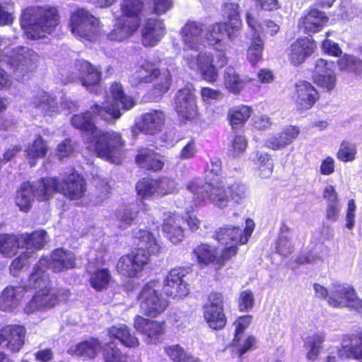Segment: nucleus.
Wrapping results in <instances>:
<instances>
[{"instance_id":"14","label":"nucleus","mask_w":362,"mask_h":362,"mask_svg":"<svg viewBox=\"0 0 362 362\" xmlns=\"http://www.w3.org/2000/svg\"><path fill=\"white\" fill-rule=\"evenodd\" d=\"M254 228L253 220L247 218L243 230L238 226L225 225L215 230L213 238L221 244L245 245L248 242Z\"/></svg>"},{"instance_id":"2","label":"nucleus","mask_w":362,"mask_h":362,"mask_svg":"<svg viewBox=\"0 0 362 362\" xmlns=\"http://www.w3.org/2000/svg\"><path fill=\"white\" fill-rule=\"evenodd\" d=\"M136 247L122 255L116 264L117 273L125 278L137 277L150 262L152 256L160 254L161 247L152 232L140 229L134 236Z\"/></svg>"},{"instance_id":"41","label":"nucleus","mask_w":362,"mask_h":362,"mask_svg":"<svg viewBox=\"0 0 362 362\" xmlns=\"http://www.w3.org/2000/svg\"><path fill=\"white\" fill-rule=\"evenodd\" d=\"M294 139V126H288L279 134L272 136L264 141V146L276 151L291 144Z\"/></svg>"},{"instance_id":"15","label":"nucleus","mask_w":362,"mask_h":362,"mask_svg":"<svg viewBox=\"0 0 362 362\" xmlns=\"http://www.w3.org/2000/svg\"><path fill=\"white\" fill-rule=\"evenodd\" d=\"M136 315L134 318V327L145 337L148 344H157L163 341L166 332L165 320H155Z\"/></svg>"},{"instance_id":"60","label":"nucleus","mask_w":362,"mask_h":362,"mask_svg":"<svg viewBox=\"0 0 362 362\" xmlns=\"http://www.w3.org/2000/svg\"><path fill=\"white\" fill-rule=\"evenodd\" d=\"M334 64L332 62H328L324 59H318L315 63V68L313 70L314 78L321 75L332 73V69Z\"/></svg>"},{"instance_id":"3","label":"nucleus","mask_w":362,"mask_h":362,"mask_svg":"<svg viewBox=\"0 0 362 362\" xmlns=\"http://www.w3.org/2000/svg\"><path fill=\"white\" fill-rule=\"evenodd\" d=\"M187 188L194 194L197 204L210 202L219 209H235L246 197V187L241 182H234L223 187L214 186L209 182L202 184L191 181Z\"/></svg>"},{"instance_id":"16","label":"nucleus","mask_w":362,"mask_h":362,"mask_svg":"<svg viewBox=\"0 0 362 362\" xmlns=\"http://www.w3.org/2000/svg\"><path fill=\"white\" fill-rule=\"evenodd\" d=\"M59 194L69 201L83 199L87 193L88 185L84 177L76 172L66 174L60 181Z\"/></svg>"},{"instance_id":"7","label":"nucleus","mask_w":362,"mask_h":362,"mask_svg":"<svg viewBox=\"0 0 362 362\" xmlns=\"http://www.w3.org/2000/svg\"><path fill=\"white\" fill-rule=\"evenodd\" d=\"M102 27L100 18L85 8L77 7L70 13L68 28L80 40L96 41L100 37Z\"/></svg>"},{"instance_id":"23","label":"nucleus","mask_w":362,"mask_h":362,"mask_svg":"<svg viewBox=\"0 0 362 362\" xmlns=\"http://www.w3.org/2000/svg\"><path fill=\"white\" fill-rule=\"evenodd\" d=\"M182 218L175 213H169L163 221L161 228L164 236L172 243L178 244L185 239Z\"/></svg>"},{"instance_id":"26","label":"nucleus","mask_w":362,"mask_h":362,"mask_svg":"<svg viewBox=\"0 0 362 362\" xmlns=\"http://www.w3.org/2000/svg\"><path fill=\"white\" fill-rule=\"evenodd\" d=\"M181 40L188 49H198L202 39L203 28L200 23L188 21L180 30Z\"/></svg>"},{"instance_id":"46","label":"nucleus","mask_w":362,"mask_h":362,"mask_svg":"<svg viewBox=\"0 0 362 362\" xmlns=\"http://www.w3.org/2000/svg\"><path fill=\"white\" fill-rule=\"evenodd\" d=\"M101 341L98 338L90 337L78 343L74 352L80 357L92 359L96 356L98 349L101 350Z\"/></svg>"},{"instance_id":"8","label":"nucleus","mask_w":362,"mask_h":362,"mask_svg":"<svg viewBox=\"0 0 362 362\" xmlns=\"http://www.w3.org/2000/svg\"><path fill=\"white\" fill-rule=\"evenodd\" d=\"M109 93L112 102L106 105H95L94 109L98 114L106 113L111 122L119 119L124 112L132 110L136 105V98L125 92L120 82H112L109 88Z\"/></svg>"},{"instance_id":"54","label":"nucleus","mask_w":362,"mask_h":362,"mask_svg":"<svg viewBox=\"0 0 362 362\" xmlns=\"http://www.w3.org/2000/svg\"><path fill=\"white\" fill-rule=\"evenodd\" d=\"M76 142L71 138L62 140L56 148V154L60 158H69L75 152Z\"/></svg>"},{"instance_id":"35","label":"nucleus","mask_w":362,"mask_h":362,"mask_svg":"<svg viewBox=\"0 0 362 362\" xmlns=\"http://www.w3.org/2000/svg\"><path fill=\"white\" fill-rule=\"evenodd\" d=\"M144 4L143 0H122L120 4L121 19L134 22L140 28L141 16L143 13Z\"/></svg>"},{"instance_id":"38","label":"nucleus","mask_w":362,"mask_h":362,"mask_svg":"<svg viewBox=\"0 0 362 362\" xmlns=\"http://www.w3.org/2000/svg\"><path fill=\"white\" fill-rule=\"evenodd\" d=\"M47 232L44 229L33 230L31 233H20L21 248L34 252L42 250L45 245Z\"/></svg>"},{"instance_id":"6","label":"nucleus","mask_w":362,"mask_h":362,"mask_svg":"<svg viewBox=\"0 0 362 362\" xmlns=\"http://www.w3.org/2000/svg\"><path fill=\"white\" fill-rule=\"evenodd\" d=\"M86 144L87 148L92 151L97 157L113 163L117 154L124 148L125 140L119 132L99 129L93 136L86 139Z\"/></svg>"},{"instance_id":"36","label":"nucleus","mask_w":362,"mask_h":362,"mask_svg":"<svg viewBox=\"0 0 362 362\" xmlns=\"http://www.w3.org/2000/svg\"><path fill=\"white\" fill-rule=\"evenodd\" d=\"M78 66L79 81L87 89L100 83L102 74L90 62L83 60L78 63Z\"/></svg>"},{"instance_id":"39","label":"nucleus","mask_w":362,"mask_h":362,"mask_svg":"<svg viewBox=\"0 0 362 362\" xmlns=\"http://www.w3.org/2000/svg\"><path fill=\"white\" fill-rule=\"evenodd\" d=\"M355 298V291L351 286L334 284L329 296L328 303L333 307L348 305Z\"/></svg>"},{"instance_id":"4","label":"nucleus","mask_w":362,"mask_h":362,"mask_svg":"<svg viewBox=\"0 0 362 362\" xmlns=\"http://www.w3.org/2000/svg\"><path fill=\"white\" fill-rule=\"evenodd\" d=\"M19 23L27 38L38 40L55 31L60 23V15L53 6H28L21 10Z\"/></svg>"},{"instance_id":"40","label":"nucleus","mask_w":362,"mask_h":362,"mask_svg":"<svg viewBox=\"0 0 362 362\" xmlns=\"http://www.w3.org/2000/svg\"><path fill=\"white\" fill-rule=\"evenodd\" d=\"M112 281L111 272L108 268H97L90 273L88 282L97 292L106 291Z\"/></svg>"},{"instance_id":"64","label":"nucleus","mask_w":362,"mask_h":362,"mask_svg":"<svg viewBox=\"0 0 362 362\" xmlns=\"http://www.w3.org/2000/svg\"><path fill=\"white\" fill-rule=\"evenodd\" d=\"M152 13L160 16L169 11L173 4V0H152Z\"/></svg>"},{"instance_id":"45","label":"nucleus","mask_w":362,"mask_h":362,"mask_svg":"<svg viewBox=\"0 0 362 362\" xmlns=\"http://www.w3.org/2000/svg\"><path fill=\"white\" fill-rule=\"evenodd\" d=\"M264 43L259 33H254L246 50V57L252 66L262 59Z\"/></svg>"},{"instance_id":"30","label":"nucleus","mask_w":362,"mask_h":362,"mask_svg":"<svg viewBox=\"0 0 362 362\" xmlns=\"http://www.w3.org/2000/svg\"><path fill=\"white\" fill-rule=\"evenodd\" d=\"M328 18L325 13L317 9H312L298 22V28L305 33H313L320 31Z\"/></svg>"},{"instance_id":"25","label":"nucleus","mask_w":362,"mask_h":362,"mask_svg":"<svg viewBox=\"0 0 362 362\" xmlns=\"http://www.w3.org/2000/svg\"><path fill=\"white\" fill-rule=\"evenodd\" d=\"M252 113L253 109L250 105L240 104L228 110L226 119L231 129L235 132L243 129Z\"/></svg>"},{"instance_id":"43","label":"nucleus","mask_w":362,"mask_h":362,"mask_svg":"<svg viewBox=\"0 0 362 362\" xmlns=\"http://www.w3.org/2000/svg\"><path fill=\"white\" fill-rule=\"evenodd\" d=\"M21 248L19 234H0V252L5 257L14 256Z\"/></svg>"},{"instance_id":"12","label":"nucleus","mask_w":362,"mask_h":362,"mask_svg":"<svg viewBox=\"0 0 362 362\" xmlns=\"http://www.w3.org/2000/svg\"><path fill=\"white\" fill-rule=\"evenodd\" d=\"M175 181L166 176L153 178L146 176L140 178L135 185V191L142 200L150 199L153 197H162L173 193L175 190Z\"/></svg>"},{"instance_id":"37","label":"nucleus","mask_w":362,"mask_h":362,"mask_svg":"<svg viewBox=\"0 0 362 362\" xmlns=\"http://www.w3.org/2000/svg\"><path fill=\"white\" fill-rule=\"evenodd\" d=\"M173 76L168 69H160L158 65L152 78V90L158 97H163L170 88Z\"/></svg>"},{"instance_id":"5","label":"nucleus","mask_w":362,"mask_h":362,"mask_svg":"<svg viewBox=\"0 0 362 362\" xmlns=\"http://www.w3.org/2000/svg\"><path fill=\"white\" fill-rule=\"evenodd\" d=\"M239 9V4L235 2L222 4L221 14L224 21L216 22L210 26L206 34L209 43L216 45L223 40L224 36L234 40L240 35L243 22Z\"/></svg>"},{"instance_id":"32","label":"nucleus","mask_w":362,"mask_h":362,"mask_svg":"<svg viewBox=\"0 0 362 362\" xmlns=\"http://www.w3.org/2000/svg\"><path fill=\"white\" fill-rule=\"evenodd\" d=\"M60 180L57 177H42L34 187L35 197L39 202L49 200L54 193L59 194Z\"/></svg>"},{"instance_id":"1","label":"nucleus","mask_w":362,"mask_h":362,"mask_svg":"<svg viewBox=\"0 0 362 362\" xmlns=\"http://www.w3.org/2000/svg\"><path fill=\"white\" fill-rule=\"evenodd\" d=\"M185 274L184 268L175 267L170 269L163 281L153 279L144 284L139 294L142 315L156 318L169 306L168 297L182 298L187 296L189 289L183 280Z\"/></svg>"},{"instance_id":"27","label":"nucleus","mask_w":362,"mask_h":362,"mask_svg":"<svg viewBox=\"0 0 362 362\" xmlns=\"http://www.w3.org/2000/svg\"><path fill=\"white\" fill-rule=\"evenodd\" d=\"M296 93H297L296 106L298 109L308 110L315 103L318 93L312 84L308 81H302L296 83Z\"/></svg>"},{"instance_id":"56","label":"nucleus","mask_w":362,"mask_h":362,"mask_svg":"<svg viewBox=\"0 0 362 362\" xmlns=\"http://www.w3.org/2000/svg\"><path fill=\"white\" fill-rule=\"evenodd\" d=\"M356 153V146L349 141H344L341 144L337 153V158L343 162H349L355 159Z\"/></svg>"},{"instance_id":"50","label":"nucleus","mask_w":362,"mask_h":362,"mask_svg":"<svg viewBox=\"0 0 362 362\" xmlns=\"http://www.w3.org/2000/svg\"><path fill=\"white\" fill-rule=\"evenodd\" d=\"M252 316L251 315H244L238 316L233 322L235 327L233 338L231 341L233 346H238L241 341L242 335L245 331L249 327L252 322Z\"/></svg>"},{"instance_id":"11","label":"nucleus","mask_w":362,"mask_h":362,"mask_svg":"<svg viewBox=\"0 0 362 362\" xmlns=\"http://www.w3.org/2000/svg\"><path fill=\"white\" fill-rule=\"evenodd\" d=\"M226 296L221 291H211L203 305V317L208 327L213 330L223 329L228 323L225 312Z\"/></svg>"},{"instance_id":"19","label":"nucleus","mask_w":362,"mask_h":362,"mask_svg":"<svg viewBox=\"0 0 362 362\" xmlns=\"http://www.w3.org/2000/svg\"><path fill=\"white\" fill-rule=\"evenodd\" d=\"M165 33L166 28L163 20L148 18L141 28V44L145 47H153L158 45Z\"/></svg>"},{"instance_id":"59","label":"nucleus","mask_w":362,"mask_h":362,"mask_svg":"<svg viewBox=\"0 0 362 362\" xmlns=\"http://www.w3.org/2000/svg\"><path fill=\"white\" fill-rule=\"evenodd\" d=\"M30 257V252L25 251L21 253L11 263L9 271L11 275L17 276L25 265L27 260Z\"/></svg>"},{"instance_id":"51","label":"nucleus","mask_w":362,"mask_h":362,"mask_svg":"<svg viewBox=\"0 0 362 362\" xmlns=\"http://www.w3.org/2000/svg\"><path fill=\"white\" fill-rule=\"evenodd\" d=\"M165 353L173 362H197L192 355L187 354L180 344L167 346Z\"/></svg>"},{"instance_id":"53","label":"nucleus","mask_w":362,"mask_h":362,"mask_svg":"<svg viewBox=\"0 0 362 362\" xmlns=\"http://www.w3.org/2000/svg\"><path fill=\"white\" fill-rule=\"evenodd\" d=\"M338 66L341 71H347L356 74L362 71V60L354 55L344 54L338 60Z\"/></svg>"},{"instance_id":"55","label":"nucleus","mask_w":362,"mask_h":362,"mask_svg":"<svg viewBox=\"0 0 362 362\" xmlns=\"http://www.w3.org/2000/svg\"><path fill=\"white\" fill-rule=\"evenodd\" d=\"M238 308L240 312L252 309L255 305V297L251 290L242 291L238 298Z\"/></svg>"},{"instance_id":"62","label":"nucleus","mask_w":362,"mask_h":362,"mask_svg":"<svg viewBox=\"0 0 362 362\" xmlns=\"http://www.w3.org/2000/svg\"><path fill=\"white\" fill-rule=\"evenodd\" d=\"M197 153L196 141L194 138L191 139L180 150L178 157L181 160H188L194 158Z\"/></svg>"},{"instance_id":"21","label":"nucleus","mask_w":362,"mask_h":362,"mask_svg":"<svg viewBox=\"0 0 362 362\" xmlns=\"http://www.w3.org/2000/svg\"><path fill=\"white\" fill-rule=\"evenodd\" d=\"M49 265L54 273L71 270L76 267V256L69 250L57 247L49 255Z\"/></svg>"},{"instance_id":"18","label":"nucleus","mask_w":362,"mask_h":362,"mask_svg":"<svg viewBox=\"0 0 362 362\" xmlns=\"http://www.w3.org/2000/svg\"><path fill=\"white\" fill-rule=\"evenodd\" d=\"M165 114L160 110H151L141 114L134 123L136 129L145 135L156 136L163 131Z\"/></svg>"},{"instance_id":"61","label":"nucleus","mask_w":362,"mask_h":362,"mask_svg":"<svg viewBox=\"0 0 362 362\" xmlns=\"http://www.w3.org/2000/svg\"><path fill=\"white\" fill-rule=\"evenodd\" d=\"M236 354L241 358L245 354L252 351L256 349V339L252 334H248L245 339L243 344L236 346Z\"/></svg>"},{"instance_id":"33","label":"nucleus","mask_w":362,"mask_h":362,"mask_svg":"<svg viewBox=\"0 0 362 362\" xmlns=\"http://www.w3.org/2000/svg\"><path fill=\"white\" fill-rule=\"evenodd\" d=\"M48 151L47 141L40 134H37L25 149V156L30 165L33 167L37 163V160L45 158Z\"/></svg>"},{"instance_id":"29","label":"nucleus","mask_w":362,"mask_h":362,"mask_svg":"<svg viewBox=\"0 0 362 362\" xmlns=\"http://www.w3.org/2000/svg\"><path fill=\"white\" fill-rule=\"evenodd\" d=\"M30 286L25 284L5 288L0 295V309L4 311L11 310L24 298Z\"/></svg>"},{"instance_id":"31","label":"nucleus","mask_w":362,"mask_h":362,"mask_svg":"<svg viewBox=\"0 0 362 362\" xmlns=\"http://www.w3.org/2000/svg\"><path fill=\"white\" fill-rule=\"evenodd\" d=\"M110 338L118 340L122 345L129 349L138 347L140 342L131 329L125 324L111 326L107 329Z\"/></svg>"},{"instance_id":"63","label":"nucleus","mask_w":362,"mask_h":362,"mask_svg":"<svg viewBox=\"0 0 362 362\" xmlns=\"http://www.w3.org/2000/svg\"><path fill=\"white\" fill-rule=\"evenodd\" d=\"M322 261V257L319 255H317L313 251H303L298 256V257L296 258V264H317Z\"/></svg>"},{"instance_id":"28","label":"nucleus","mask_w":362,"mask_h":362,"mask_svg":"<svg viewBox=\"0 0 362 362\" xmlns=\"http://www.w3.org/2000/svg\"><path fill=\"white\" fill-rule=\"evenodd\" d=\"M139 28L134 22L117 17L113 28L107 34L106 38L111 42H119L132 37Z\"/></svg>"},{"instance_id":"10","label":"nucleus","mask_w":362,"mask_h":362,"mask_svg":"<svg viewBox=\"0 0 362 362\" xmlns=\"http://www.w3.org/2000/svg\"><path fill=\"white\" fill-rule=\"evenodd\" d=\"M38 268L31 274L29 280L32 282L30 288L38 289L24 308L27 314H31L42 308H52L57 301V296L50 293V280L47 274L37 272Z\"/></svg>"},{"instance_id":"24","label":"nucleus","mask_w":362,"mask_h":362,"mask_svg":"<svg viewBox=\"0 0 362 362\" xmlns=\"http://www.w3.org/2000/svg\"><path fill=\"white\" fill-rule=\"evenodd\" d=\"M157 64L151 60H144L135 66V70L128 77V83L132 87L152 83V78Z\"/></svg>"},{"instance_id":"58","label":"nucleus","mask_w":362,"mask_h":362,"mask_svg":"<svg viewBox=\"0 0 362 362\" xmlns=\"http://www.w3.org/2000/svg\"><path fill=\"white\" fill-rule=\"evenodd\" d=\"M238 252V245H231L223 248L219 256L217 255L216 266L218 268L223 267Z\"/></svg>"},{"instance_id":"52","label":"nucleus","mask_w":362,"mask_h":362,"mask_svg":"<svg viewBox=\"0 0 362 362\" xmlns=\"http://www.w3.org/2000/svg\"><path fill=\"white\" fill-rule=\"evenodd\" d=\"M255 164L257 165L259 175L262 178H268L272 175L274 163L269 153L257 152Z\"/></svg>"},{"instance_id":"9","label":"nucleus","mask_w":362,"mask_h":362,"mask_svg":"<svg viewBox=\"0 0 362 362\" xmlns=\"http://www.w3.org/2000/svg\"><path fill=\"white\" fill-rule=\"evenodd\" d=\"M186 62L192 69H197L202 79L209 83H214L218 78V69L227 65L228 57L223 50H217L214 55L206 52H200L194 58L187 57Z\"/></svg>"},{"instance_id":"44","label":"nucleus","mask_w":362,"mask_h":362,"mask_svg":"<svg viewBox=\"0 0 362 362\" xmlns=\"http://www.w3.org/2000/svg\"><path fill=\"white\" fill-rule=\"evenodd\" d=\"M35 197L34 186L28 182H23L16 196V204L19 209L28 212L32 207V197Z\"/></svg>"},{"instance_id":"48","label":"nucleus","mask_w":362,"mask_h":362,"mask_svg":"<svg viewBox=\"0 0 362 362\" xmlns=\"http://www.w3.org/2000/svg\"><path fill=\"white\" fill-rule=\"evenodd\" d=\"M341 345L343 350L339 352L341 357L345 352L347 357L362 358V334H352L349 340L344 339Z\"/></svg>"},{"instance_id":"22","label":"nucleus","mask_w":362,"mask_h":362,"mask_svg":"<svg viewBox=\"0 0 362 362\" xmlns=\"http://www.w3.org/2000/svg\"><path fill=\"white\" fill-rule=\"evenodd\" d=\"M135 163L146 172L156 173L160 172L164 166V161L154 150L148 148H141L135 156Z\"/></svg>"},{"instance_id":"17","label":"nucleus","mask_w":362,"mask_h":362,"mask_svg":"<svg viewBox=\"0 0 362 362\" xmlns=\"http://www.w3.org/2000/svg\"><path fill=\"white\" fill-rule=\"evenodd\" d=\"M95 105L100 104L98 103H94L90 107L89 110H85L83 112L74 114L71 118V124L72 127L82 133L90 135L89 136H93V135H95L100 129L95 122L96 117L106 123L111 122L106 113L100 115L95 112L96 110L94 109V106Z\"/></svg>"},{"instance_id":"47","label":"nucleus","mask_w":362,"mask_h":362,"mask_svg":"<svg viewBox=\"0 0 362 362\" xmlns=\"http://www.w3.org/2000/svg\"><path fill=\"white\" fill-rule=\"evenodd\" d=\"M223 84L230 93L238 95L243 89L245 83L235 70L229 66L226 69L223 74Z\"/></svg>"},{"instance_id":"13","label":"nucleus","mask_w":362,"mask_h":362,"mask_svg":"<svg viewBox=\"0 0 362 362\" xmlns=\"http://www.w3.org/2000/svg\"><path fill=\"white\" fill-rule=\"evenodd\" d=\"M174 102L175 111L180 125L199 120L197 96L190 89L183 88L178 90Z\"/></svg>"},{"instance_id":"42","label":"nucleus","mask_w":362,"mask_h":362,"mask_svg":"<svg viewBox=\"0 0 362 362\" xmlns=\"http://www.w3.org/2000/svg\"><path fill=\"white\" fill-rule=\"evenodd\" d=\"M316 44L311 35L296 40V66L305 62L314 52Z\"/></svg>"},{"instance_id":"20","label":"nucleus","mask_w":362,"mask_h":362,"mask_svg":"<svg viewBox=\"0 0 362 362\" xmlns=\"http://www.w3.org/2000/svg\"><path fill=\"white\" fill-rule=\"evenodd\" d=\"M25 329L17 325H5L0 329V345L5 342V346L13 353L18 352L24 345Z\"/></svg>"},{"instance_id":"57","label":"nucleus","mask_w":362,"mask_h":362,"mask_svg":"<svg viewBox=\"0 0 362 362\" xmlns=\"http://www.w3.org/2000/svg\"><path fill=\"white\" fill-rule=\"evenodd\" d=\"M247 146V140L243 134H235L230 141V151L233 156L243 153Z\"/></svg>"},{"instance_id":"49","label":"nucleus","mask_w":362,"mask_h":362,"mask_svg":"<svg viewBox=\"0 0 362 362\" xmlns=\"http://www.w3.org/2000/svg\"><path fill=\"white\" fill-rule=\"evenodd\" d=\"M100 351L104 362H127V355L123 354L113 341L102 345Z\"/></svg>"},{"instance_id":"34","label":"nucleus","mask_w":362,"mask_h":362,"mask_svg":"<svg viewBox=\"0 0 362 362\" xmlns=\"http://www.w3.org/2000/svg\"><path fill=\"white\" fill-rule=\"evenodd\" d=\"M192 259L200 267L210 264L216 265L217 255L214 246L206 243H200L192 250Z\"/></svg>"}]
</instances>
